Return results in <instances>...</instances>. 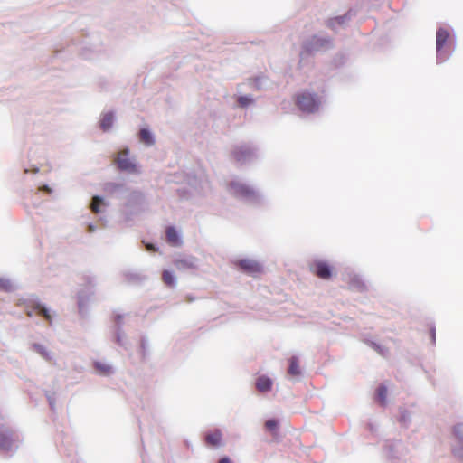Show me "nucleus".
Here are the masks:
<instances>
[{"label":"nucleus","mask_w":463,"mask_h":463,"mask_svg":"<svg viewBox=\"0 0 463 463\" xmlns=\"http://www.w3.org/2000/svg\"><path fill=\"white\" fill-rule=\"evenodd\" d=\"M297 107L303 112L313 113L318 109L319 100L315 94L308 91H303L295 96Z\"/></svg>","instance_id":"f257e3e1"},{"label":"nucleus","mask_w":463,"mask_h":463,"mask_svg":"<svg viewBox=\"0 0 463 463\" xmlns=\"http://www.w3.org/2000/svg\"><path fill=\"white\" fill-rule=\"evenodd\" d=\"M449 33L444 28L438 29L436 33V49L437 58L439 61H444L449 57Z\"/></svg>","instance_id":"f03ea898"},{"label":"nucleus","mask_w":463,"mask_h":463,"mask_svg":"<svg viewBox=\"0 0 463 463\" xmlns=\"http://www.w3.org/2000/svg\"><path fill=\"white\" fill-rule=\"evenodd\" d=\"M235 265L243 272L252 277H257L263 273L262 265L257 260L251 259H241L235 262Z\"/></svg>","instance_id":"7ed1b4c3"},{"label":"nucleus","mask_w":463,"mask_h":463,"mask_svg":"<svg viewBox=\"0 0 463 463\" xmlns=\"http://www.w3.org/2000/svg\"><path fill=\"white\" fill-rule=\"evenodd\" d=\"M115 162L121 171H126L129 173L137 172V165L131 161V159L128 156V150H123L119 152Z\"/></svg>","instance_id":"20e7f679"},{"label":"nucleus","mask_w":463,"mask_h":463,"mask_svg":"<svg viewBox=\"0 0 463 463\" xmlns=\"http://www.w3.org/2000/svg\"><path fill=\"white\" fill-rule=\"evenodd\" d=\"M311 271L322 279H328L331 277V268L325 261H316L311 266Z\"/></svg>","instance_id":"39448f33"},{"label":"nucleus","mask_w":463,"mask_h":463,"mask_svg":"<svg viewBox=\"0 0 463 463\" xmlns=\"http://www.w3.org/2000/svg\"><path fill=\"white\" fill-rule=\"evenodd\" d=\"M453 433L458 445L454 447L453 452L458 457H463V424H458L453 429Z\"/></svg>","instance_id":"423d86ee"},{"label":"nucleus","mask_w":463,"mask_h":463,"mask_svg":"<svg viewBox=\"0 0 463 463\" xmlns=\"http://www.w3.org/2000/svg\"><path fill=\"white\" fill-rule=\"evenodd\" d=\"M174 264L179 270L194 269L197 268L196 260L194 257L176 259Z\"/></svg>","instance_id":"0eeeda50"},{"label":"nucleus","mask_w":463,"mask_h":463,"mask_svg":"<svg viewBox=\"0 0 463 463\" xmlns=\"http://www.w3.org/2000/svg\"><path fill=\"white\" fill-rule=\"evenodd\" d=\"M28 317L38 315L43 317L49 323H52V316L49 311L42 305L36 304L31 309L26 311Z\"/></svg>","instance_id":"6e6552de"},{"label":"nucleus","mask_w":463,"mask_h":463,"mask_svg":"<svg viewBox=\"0 0 463 463\" xmlns=\"http://www.w3.org/2000/svg\"><path fill=\"white\" fill-rule=\"evenodd\" d=\"M271 386L272 381L265 375L260 376L256 381V388L260 392H269Z\"/></svg>","instance_id":"1a4fd4ad"},{"label":"nucleus","mask_w":463,"mask_h":463,"mask_svg":"<svg viewBox=\"0 0 463 463\" xmlns=\"http://www.w3.org/2000/svg\"><path fill=\"white\" fill-rule=\"evenodd\" d=\"M205 441L208 445L218 446L222 441V432L220 430H214L205 436Z\"/></svg>","instance_id":"9d476101"},{"label":"nucleus","mask_w":463,"mask_h":463,"mask_svg":"<svg viewBox=\"0 0 463 463\" xmlns=\"http://www.w3.org/2000/svg\"><path fill=\"white\" fill-rule=\"evenodd\" d=\"M231 187L233 190V193L238 195L249 196L252 194L251 189L244 184H232Z\"/></svg>","instance_id":"9b49d317"},{"label":"nucleus","mask_w":463,"mask_h":463,"mask_svg":"<svg viewBox=\"0 0 463 463\" xmlns=\"http://www.w3.org/2000/svg\"><path fill=\"white\" fill-rule=\"evenodd\" d=\"M165 234L168 243H170L173 246H177L180 244V240L177 232L174 227H168L165 231Z\"/></svg>","instance_id":"f8f14e48"},{"label":"nucleus","mask_w":463,"mask_h":463,"mask_svg":"<svg viewBox=\"0 0 463 463\" xmlns=\"http://www.w3.org/2000/svg\"><path fill=\"white\" fill-rule=\"evenodd\" d=\"M12 446L11 434L8 432H0V449L9 450Z\"/></svg>","instance_id":"ddd939ff"},{"label":"nucleus","mask_w":463,"mask_h":463,"mask_svg":"<svg viewBox=\"0 0 463 463\" xmlns=\"http://www.w3.org/2000/svg\"><path fill=\"white\" fill-rule=\"evenodd\" d=\"M94 368L99 374L104 376L109 375L112 373L111 366L103 362H95Z\"/></svg>","instance_id":"4468645a"},{"label":"nucleus","mask_w":463,"mask_h":463,"mask_svg":"<svg viewBox=\"0 0 463 463\" xmlns=\"http://www.w3.org/2000/svg\"><path fill=\"white\" fill-rule=\"evenodd\" d=\"M288 373L293 376H298L301 373L298 359L295 356L289 359Z\"/></svg>","instance_id":"2eb2a0df"},{"label":"nucleus","mask_w":463,"mask_h":463,"mask_svg":"<svg viewBox=\"0 0 463 463\" xmlns=\"http://www.w3.org/2000/svg\"><path fill=\"white\" fill-rule=\"evenodd\" d=\"M140 141L147 146L154 144V139L151 133L146 128H142L139 132Z\"/></svg>","instance_id":"dca6fc26"},{"label":"nucleus","mask_w":463,"mask_h":463,"mask_svg":"<svg viewBox=\"0 0 463 463\" xmlns=\"http://www.w3.org/2000/svg\"><path fill=\"white\" fill-rule=\"evenodd\" d=\"M113 124V115L111 113H107L103 116L100 121L101 128L106 131L111 128Z\"/></svg>","instance_id":"f3484780"},{"label":"nucleus","mask_w":463,"mask_h":463,"mask_svg":"<svg viewBox=\"0 0 463 463\" xmlns=\"http://www.w3.org/2000/svg\"><path fill=\"white\" fill-rule=\"evenodd\" d=\"M265 428L270 431L274 438L278 437L279 421L276 420H269L265 422Z\"/></svg>","instance_id":"a211bd4d"},{"label":"nucleus","mask_w":463,"mask_h":463,"mask_svg":"<svg viewBox=\"0 0 463 463\" xmlns=\"http://www.w3.org/2000/svg\"><path fill=\"white\" fill-rule=\"evenodd\" d=\"M162 280L168 287L175 286V278L169 270H164L162 273Z\"/></svg>","instance_id":"6ab92c4d"},{"label":"nucleus","mask_w":463,"mask_h":463,"mask_svg":"<svg viewBox=\"0 0 463 463\" xmlns=\"http://www.w3.org/2000/svg\"><path fill=\"white\" fill-rule=\"evenodd\" d=\"M387 388L384 385H381L377 389V399L382 405L386 402Z\"/></svg>","instance_id":"aec40b11"},{"label":"nucleus","mask_w":463,"mask_h":463,"mask_svg":"<svg viewBox=\"0 0 463 463\" xmlns=\"http://www.w3.org/2000/svg\"><path fill=\"white\" fill-rule=\"evenodd\" d=\"M102 204V200L99 196H94L90 204L91 211L95 213L99 212V206Z\"/></svg>","instance_id":"412c9836"},{"label":"nucleus","mask_w":463,"mask_h":463,"mask_svg":"<svg viewBox=\"0 0 463 463\" xmlns=\"http://www.w3.org/2000/svg\"><path fill=\"white\" fill-rule=\"evenodd\" d=\"M33 349L39 354H41L44 359L46 360H50L51 357L49 355V353L46 351L45 347L41 345H33Z\"/></svg>","instance_id":"4be33fe9"},{"label":"nucleus","mask_w":463,"mask_h":463,"mask_svg":"<svg viewBox=\"0 0 463 463\" xmlns=\"http://www.w3.org/2000/svg\"><path fill=\"white\" fill-rule=\"evenodd\" d=\"M250 101H251V100H250L249 98H247V97H240V98H239V104H240L241 106H242V107L247 106L248 104H250Z\"/></svg>","instance_id":"5701e85b"},{"label":"nucleus","mask_w":463,"mask_h":463,"mask_svg":"<svg viewBox=\"0 0 463 463\" xmlns=\"http://www.w3.org/2000/svg\"><path fill=\"white\" fill-rule=\"evenodd\" d=\"M219 463H232V461L228 457H223L219 460Z\"/></svg>","instance_id":"b1692460"},{"label":"nucleus","mask_w":463,"mask_h":463,"mask_svg":"<svg viewBox=\"0 0 463 463\" xmlns=\"http://www.w3.org/2000/svg\"><path fill=\"white\" fill-rule=\"evenodd\" d=\"M234 157L237 161H240L241 160V156H240V151H235L234 152Z\"/></svg>","instance_id":"393cba45"},{"label":"nucleus","mask_w":463,"mask_h":463,"mask_svg":"<svg viewBox=\"0 0 463 463\" xmlns=\"http://www.w3.org/2000/svg\"><path fill=\"white\" fill-rule=\"evenodd\" d=\"M430 335H431L432 341L434 342L435 341V329L434 328L430 329Z\"/></svg>","instance_id":"a878e982"},{"label":"nucleus","mask_w":463,"mask_h":463,"mask_svg":"<svg viewBox=\"0 0 463 463\" xmlns=\"http://www.w3.org/2000/svg\"><path fill=\"white\" fill-rule=\"evenodd\" d=\"M146 248H147V250H155V249H154V247H153V245H151V244H148V245L146 246Z\"/></svg>","instance_id":"bb28decb"},{"label":"nucleus","mask_w":463,"mask_h":463,"mask_svg":"<svg viewBox=\"0 0 463 463\" xmlns=\"http://www.w3.org/2000/svg\"><path fill=\"white\" fill-rule=\"evenodd\" d=\"M241 154H249V151L247 149H245L244 151H241Z\"/></svg>","instance_id":"cd10ccee"}]
</instances>
